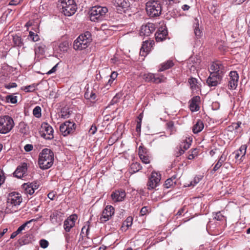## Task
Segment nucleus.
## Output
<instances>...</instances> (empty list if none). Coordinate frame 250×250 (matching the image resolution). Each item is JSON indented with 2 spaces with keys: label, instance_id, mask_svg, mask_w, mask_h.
<instances>
[{
  "label": "nucleus",
  "instance_id": "f257e3e1",
  "mask_svg": "<svg viewBox=\"0 0 250 250\" xmlns=\"http://www.w3.org/2000/svg\"><path fill=\"white\" fill-rule=\"evenodd\" d=\"M54 153L50 149H43L40 154L38 163L42 169L50 168L53 164Z\"/></svg>",
  "mask_w": 250,
  "mask_h": 250
},
{
  "label": "nucleus",
  "instance_id": "f03ea898",
  "mask_svg": "<svg viewBox=\"0 0 250 250\" xmlns=\"http://www.w3.org/2000/svg\"><path fill=\"white\" fill-rule=\"evenodd\" d=\"M92 41L91 34L86 32L80 35L75 40L73 43V48L75 50H82L89 46Z\"/></svg>",
  "mask_w": 250,
  "mask_h": 250
},
{
  "label": "nucleus",
  "instance_id": "7ed1b4c3",
  "mask_svg": "<svg viewBox=\"0 0 250 250\" xmlns=\"http://www.w3.org/2000/svg\"><path fill=\"white\" fill-rule=\"evenodd\" d=\"M58 7L62 10V13L66 16L73 15L77 9L74 0H61Z\"/></svg>",
  "mask_w": 250,
  "mask_h": 250
},
{
  "label": "nucleus",
  "instance_id": "20e7f679",
  "mask_svg": "<svg viewBox=\"0 0 250 250\" xmlns=\"http://www.w3.org/2000/svg\"><path fill=\"white\" fill-rule=\"evenodd\" d=\"M146 9L150 17H157L161 14L162 6L158 0H149L146 3Z\"/></svg>",
  "mask_w": 250,
  "mask_h": 250
},
{
  "label": "nucleus",
  "instance_id": "39448f33",
  "mask_svg": "<svg viewBox=\"0 0 250 250\" xmlns=\"http://www.w3.org/2000/svg\"><path fill=\"white\" fill-rule=\"evenodd\" d=\"M108 9L106 7L95 6L89 12L90 20L92 21H98L104 17Z\"/></svg>",
  "mask_w": 250,
  "mask_h": 250
},
{
  "label": "nucleus",
  "instance_id": "423d86ee",
  "mask_svg": "<svg viewBox=\"0 0 250 250\" xmlns=\"http://www.w3.org/2000/svg\"><path fill=\"white\" fill-rule=\"evenodd\" d=\"M14 126L13 119L7 115L0 117V133L6 134L9 132Z\"/></svg>",
  "mask_w": 250,
  "mask_h": 250
},
{
  "label": "nucleus",
  "instance_id": "0eeeda50",
  "mask_svg": "<svg viewBox=\"0 0 250 250\" xmlns=\"http://www.w3.org/2000/svg\"><path fill=\"white\" fill-rule=\"evenodd\" d=\"M76 125L75 123L68 121L61 125L60 130L63 136H66L73 134L76 130Z\"/></svg>",
  "mask_w": 250,
  "mask_h": 250
},
{
  "label": "nucleus",
  "instance_id": "6e6552de",
  "mask_svg": "<svg viewBox=\"0 0 250 250\" xmlns=\"http://www.w3.org/2000/svg\"><path fill=\"white\" fill-rule=\"evenodd\" d=\"M22 198L20 193L16 192L10 193L7 198V205L10 207L19 206L22 202Z\"/></svg>",
  "mask_w": 250,
  "mask_h": 250
},
{
  "label": "nucleus",
  "instance_id": "1a4fd4ad",
  "mask_svg": "<svg viewBox=\"0 0 250 250\" xmlns=\"http://www.w3.org/2000/svg\"><path fill=\"white\" fill-rule=\"evenodd\" d=\"M42 130L40 131L41 136L46 140H51L54 138V130L48 123H43L42 125Z\"/></svg>",
  "mask_w": 250,
  "mask_h": 250
},
{
  "label": "nucleus",
  "instance_id": "9d476101",
  "mask_svg": "<svg viewBox=\"0 0 250 250\" xmlns=\"http://www.w3.org/2000/svg\"><path fill=\"white\" fill-rule=\"evenodd\" d=\"M210 73L223 77L224 73V67L221 62L217 61L212 62L210 65Z\"/></svg>",
  "mask_w": 250,
  "mask_h": 250
},
{
  "label": "nucleus",
  "instance_id": "9b49d317",
  "mask_svg": "<svg viewBox=\"0 0 250 250\" xmlns=\"http://www.w3.org/2000/svg\"><path fill=\"white\" fill-rule=\"evenodd\" d=\"M112 2L116 12L120 14L125 12V9L129 6V2L127 0H112Z\"/></svg>",
  "mask_w": 250,
  "mask_h": 250
},
{
  "label": "nucleus",
  "instance_id": "f8f14e48",
  "mask_svg": "<svg viewBox=\"0 0 250 250\" xmlns=\"http://www.w3.org/2000/svg\"><path fill=\"white\" fill-rule=\"evenodd\" d=\"M114 214V208L110 205L106 206L102 212L100 218L101 223H104L109 220Z\"/></svg>",
  "mask_w": 250,
  "mask_h": 250
},
{
  "label": "nucleus",
  "instance_id": "ddd939ff",
  "mask_svg": "<svg viewBox=\"0 0 250 250\" xmlns=\"http://www.w3.org/2000/svg\"><path fill=\"white\" fill-rule=\"evenodd\" d=\"M63 213L61 211L54 210L50 216V220L51 223L56 226L61 225L63 219Z\"/></svg>",
  "mask_w": 250,
  "mask_h": 250
},
{
  "label": "nucleus",
  "instance_id": "4468645a",
  "mask_svg": "<svg viewBox=\"0 0 250 250\" xmlns=\"http://www.w3.org/2000/svg\"><path fill=\"white\" fill-rule=\"evenodd\" d=\"M154 44L153 40H146L143 42L140 49V54L142 56L145 57L151 51L153 45Z\"/></svg>",
  "mask_w": 250,
  "mask_h": 250
},
{
  "label": "nucleus",
  "instance_id": "2eb2a0df",
  "mask_svg": "<svg viewBox=\"0 0 250 250\" xmlns=\"http://www.w3.org/2000/svg\"><path fill=\"white\" fill-rule=\"evenodd\" d=\"M161 180V175L160 173L155 171L152 172L149 181L147 183V186L150 188H156L159 186V182Z\"/></svg>",
  "mask_w": 250,
  "mask_h": 250
},
{
  "label": "nucleus",
  "instance_id": "dca6fc26",
  "mask_svg": "<svg viewBox=\"0 0 250 250\" xmlns=\"http://www.w3.org/2000/svg\"><path fill=\"white\" fill-rule=\"evenodd\" d=\"M229 76L228 86L230 89H235L238 85V74L236 71H230Z\"/></svg>",
  "mask_w": 250,
  "mask_h": 250
},
{
  "label": "nucleus",
  "instance_id": "f3484780",
  "mask_svg": "<svg viewBox=\"0 0 250 250\" xmlns=\"http://www.w3.org/2000/svg\"><path fill=\"white\" fill-rule=\"evenodd\" d=\"M168 35V32L165 26H161L155 34L156 42H162L166 40Z\"/></svg>",
  "mask_w": 250,
  "mask_h": 250
},
{
  "label": "nucleus",
  "instance_id": "a211bd4d",
  "mask_svg": "<svg viewBox=\"0 0 250 250\" xmlns=\"http://www.w3.org/2000/svg\"><path fill=\"white\" fill-rule=\"evenodd\" d=\"M155 29V25L152 23H148L143 25L141 27L140 34L141 36H149Z\"/></svg>",
  "mask_w": 250,
  "mask_h": 250
},
{
  "label": "nucleus",
  "instance_id": "6ab92c4d",
  "mask_svg": "<svg viewBox=\"0 0 250 250\" xmlns=\"http://www.w3.org/2000/svg\"><path fill=\"white\" fill-rule=\"evenodd\" d=\"M125 196V192L123 189L116 190L111 195L112 200L115 202H121L123 201Z\"/></svg>",
  "mask_w": 250,
  "mask_h": 250
},
{
  "label": "nucleus",
  "instance_id": "aec40b11",
  "mask_svg": "<svg viewBox=\"0 0 250 250\" xmlns=\"http://www.w3.org/2000/svg\"><path fill=\"white\" fill-rule=\"evenodd\" d=\"M222 77L215 75L214 74L210 73L209 77L207 80V84L210 86H216L220 83Z\"/></svg>",
  "mask_w": 250,
  "mask_h": 250
},
{
  "label": "nucleus",
  "instance_id": "412c9836",
  "mask_svg": "<svg viewBox=\"0 0 250 250\" xmlns=\"http://www.w3.org/2000/svg\"><path fill=\"white\" fill-rule=\"evenodd\" d=\"M200 97L198 96L193 97L189 101V108L192 112L197 111L199 110L200 107L198 103L200 102Z\"/></svg>",
  "mask_w": 250,
  "mask_h": 250
},
{
  "label": "nucleus",
  "instance_id": "4be33fe9",
  "mask_svg": "<svg viewBox=\"0 0 250 250\" xmlns=\"http://www.w3.org/2000/svg\"><path fill=\"white\" fill-rule=\"evenodd\" d=\"M27 169L26 164L23 163L21 166H19L17 168L13 174L15 177L21 178L25 174Z\"/></svg>",
  "mask_w": 250,
  "mask_h": 250
},
{
  "label": "nucleus",
  "instance_id": "5701e85b",
  "mask_svg": "<svg viewBox=\"0 0 250 250\" xmlns=\"http://www.w3.org/2000/svg\"><path fill=\"white\" fill-rule=\"evenodd\" d=\"M204 127L203 122L201 120H198L193 126V132L195 134L198 133L203 130Z\"/></svg>",
  "mask_w": 250,
  "mask_h": 250
},
{
  "label": "nucleus",
  "instance_id": "b1692460",
  "mask_svg": "<svg viewBox=\"0 0 250 250\" xmlns=\"http://www.w3.org/2000/svg\"><path fill=\"white\" fill-rule=\"evenodd\" d=\"M227 159V155H225L224 153H223L219 158L217 163L213 167V170L216 171L222 166V164L226 161Z\"/></svg>",
  "mask_w": 250,
  "mask_h": 250
},
{
  "label": "nucleus",
  "instance_id": "393cba45",
  "mask_svg": "<svg viewBox=\"0 0 250 250\" xmlns=\"http://www.w3.org/2000/svg\"><path fill=\"white\" fill-rule=\"evenodd\" d=\"M174 63L173 61L172 60H168L160 64V67L159 69V71H164L172 67Z\"/></svg>",
  "mask_w": 250,
  "mask_h": 250
},
{
  "label": "nucleus",
  "instance_id": "a878e982",
  "mask_svg": "<svg viewBox=\"0 0 250 250\" xmlns=\"http://www.w3.org/2000/svg\"><path fill=\"white\" fill-rule=\"evenodd\" d=\"M177 183L175 177H172L165 181V188H173L177 186Z\"/></svg>",
  "mask_w": 250,
  "mask_h": 250
},
{
  "label": "nucleus",
  "instance_id": "bb28decb",
  "mask_svg": "<svg viewBox=\"0 0 250 250\" xmlns=\"http://www.w3.org/2000/svg\"><path fill=\"white\" fill-rule=\"evenodd\" d=\"M247 147V146L245 145L241 146L239 150L235 152V158L236 159H238L241 154L242 155L241 158L244 157L246 153Z\"/></svg>",
  "mask_w": 250,
  "mask_h": 250
},
{
  "label": "nucleus",
  "instance_id": "cd10ccee",
  "mask_svg": "<svg viewBox=\"0 0 250 250\" xmlns=\"http://www.w3.org/2000/svg\"><path fill=\"white\" fill-rule=\"evenodd\" d=\"M75 224H73V222H71L67 219L64 221L63 228L66 232H69L71 229L73 228Z\"/></svg>",
  "mask_w": 250,
  "mask_h": 250
},
{
  "label": "nucleus",
  "instance_id": "c85d7f7f",
  "mask_svg": "<svg viewBox=\"0 0 250 250\" xmlns=\"http://www.w3.org/2000/svg\"><path fill=\"white\" fill-rule=\"evenodd\" d=\"M40 186V183L39 181H35L33 182L24 183L22 185V188H39Z\"/></svg>",
  "mask_w": 250,
  "mask_h": 250
},
{
  "label": "nucleus",
  "instance_id": "c756f323",
  "mask_svg": "<svg viewBox=\"0 0 250 250\" xmlns=\"http://www.w3.org/2000/svg\"><path fill=\"white\" fill-rule=\"evenodd\" d=\"M190 88L192 90H198L199 87L197 85V80L194 78H191L188 80Z\"/></svg>",
  "mask_w": 250,
  "mask_h": 250
},
{
  "label": "nucleus",
  "instance_id": "7c9ffc66",
  "mask_svg": "<svg viewBox=\"0 0 250 250\" xmlns=\"http://www.w3.org/2000/svg\"><path fill=\"white\" fill-rule=\"evenodd\" d=\"M196 21H198L197 20ZM194 33L196 39H200L202 36V31L200 30L199 28V24L198 21L194 25Z\"/></svg>",
  "mask_w": 250,
  "mask_h": 250
},
{
  "label": "nucleus",
  "instance_id": "2f4dec72",
  "mask_svg": "<svg viewBox=\"0 0 250 250\" xmlns=\"http://www.w3.org/2000/svg\"><path fill=\"white\" fill-rule=\"evenodd\" d=\"M166 78L163 76H160L159 74H154V78L152 82L156 83H159L165 81Z\"/></svg>",
  "mask_w": 250,
  "mask_h": 250
},
{
  "label": "nucleus",
  "instance_id": "473e14b6",
  "mask_svg": "<svg viewBox=\"0 0 250 250\" xmlns=\"http://www.w3.org/2000/svg\"><path fill=\"white\" fill-rule=\"evenodd\" d=\"M69 42L67 41H64L61 42L59 45V48L61 52H67L69 48Z\"/></svg>",
  "mask_w": 250,
  "mask_h": 250
},
{
  "label": "nucleus",
  "instance_id": "72a5a7b5",
  "mask_svg": "<svg viewBox=\"0 0 250 250\" xmlns=\"http://www.w3.org/2000/svg\"><path fill=\"white\" fill-rule=\"evenodd\" d=\"M45 46L43 44H37L35 48V53L42 54L45 52Z\"/></svg>",
  "mask_w": 250,
  "mask_h": 250
},
{
  "label": "nucleus",
  "instance_id": "f704fd0d",
  "mask_svg": "<svg viewBox=\"0 0 250 250\" xmlns=\"http://www.w3.org/2000/svg\"><path fill=\"white\" fill-rule=\"evenodd\" d=\"M13 41L15 45L18 46H21L23 45V42L21 37L15 35L13 37Z\"/></svg>",
  "mask_w": 250,
  "mask_h": 250
},
{
  "label": "nucleus",
  "instance_id": "c9c22d12",
  "mask_svg": "<svg viewBox=\"0 0 250 250\" xmlns=\"http://www.w3.org/2000/svg\"><path fill=\"white\" fill-rule=\"evenodd\" d=\"M42 109L40 106H36L33 110V114L36 118H39L42 116Z\"/></svg>",
  "mask_w": 250,
  "mask_h": 250
},
{
  "label": "nucleus",
  "instance_id": "e433bc0d",
  "mask_svg": "<svg viewBox=\"0 0 250 250\" xmlns=\"http://www.w3.org/2000/svg\"><path fill=\"white\" fill-rule=\"evenodd\" d=\"M133 222V218L131 216L127 217L126 220L123 222L122 228H124L125 226L127 229L129 228V227L131 226Z\"/></svg>",
  "mask_w": 250,
  "mask_h": 250
},
{
  "label": "nucleus",
  "instance_id": "4c0bfd02",
  "mask_svg": "<svg viewBox=\"0 0 250 250\" xmlns=\"http://www.w3.org/2000/svg\"><path fill=\"white\" fill-rule=\"evenodd\" d=\"M61 117L63 119H66L70 117L71 112L69 109L63 108L61 110Z\"/></svg>",
  "mask_w": 250,
  "mask_h": 250
},
{
  "label": "nucleus",
  "instance_id": "58836bf2",
  "mask_svg": "<svg viewBox=\"0 0 250 250\" xmlns=\"http://www.w3.org/2000/svg\"><path fill=\"white\" fill-rule=\"evenodd\" d=\"M154 74L148 73L144 74L143 76V79L146 82H152Z\"/></svg>",
  "mask_w": 250,
  "mask_h": 250
},
{
  "label": "nucleus",
  "instance_id": "ea45409f",
  "mask_svg": "<svg viewBox=\"0 0 250 250\" xmlns=\"http://www.w3.org/2000/svg\"><path fill=\"white\" fill-rule=\"evenodd\" d=\"M17 97L12 95H7L6 97V100L7 102L12 104H16L17 102Z\"/></svg>",
  "mask_w": 250,
  "mask_h": 250
},
{
  "label": "nucleus",
  "instance_id": "a19ab883",
  "mask_svg": "<svg viewBox=\"0 0 250 250\" xmlns=\"http://www.w3.org/2000/svg\"><path fill=\"white\" fill-rule=\"evenodd\" d=\"M203 176L198 175L194 177L193 181H191L190 183V184L188 185V187L189 186H195L197 184H198L200 181L202 179Z\"/></svg>",
  "mask_w": 250,
  "mask_h": 250
},
{
  "label": "nucleus",
  "instance_id": "79ce46f5",
  "mask_svg": "<svg viewBox=\"0 0 250 250\" xmlns=\"http://www.w3.org/2000/svg\"><path fill=\"white\" fill-rule=\"evenodd\" d=\"M35 221V219H31V220H29L28 221H27L26 222L24 223L22 225L20 226L16 231L18 234L20 233L21 232V231H22L26 227V226L28 224L30 223L31 222H32V221Z\"/></svg>",
  "mask_w": 250,
  "mask_h": 250
},
{
  "label": "nucleus",
  "instance_id": "37998d69",
  "mask_svg": "<svg viewBox=\"0 0 250 250\" xmlns=\"http://www.w3.org/2000/svg\"><path fill=\"white\" fill-rule=\"evenodd\" d=\"M37 85L36 84H32L24 87L23 90L27 92H33L35 90Z\"/></svg>",
  "mask_w": 250,
  "mask_h": 250
},
{
  "label": "nucleus",
  "instance_id": "c03bdc74",
  "mask_svg": "<svg viewBox=\"0 0 250 250\" xmlns=\"http://www.w3.org/2000/svg\"><path fill=\"white\" fill-rule=\"evenodd\" d=\"M148 153L146 149L145 148L144 146H140L138 149V154L139 157L143 155H146Z\"/></svg>",
  "mask_w": 250,
  "mask_h": 250
},
{
  "label": "nucleus",
  "instance_id": "a18cd8bd",
  "mask_svg": "<svg viewBox=\"0 0 250 250\" xmlns=\"http://www.w3.org/2000/svg\"><path fill=\"white\" fill-rule=\"evenodd\" d=\"M28 38L30 39L33 42H37L39 40V37L38 34H35L32 31L29 32Z\"/></svg>",
  "mask_w": 250,
  "mask_h": 250
},
{
  "label": "nucleus",
  "instance_id": "49530a36",
  "mask_svg": "<svg viewBox=\"0 0 250 250\" xmlns=\"http://www.w3.org/2000/svg\"><path fill=\"white\" fill-rule=\"evenodd\" d=\"M140 158L142 160V162L146 164H149L150 162V156L148 154L141 156L140 157Z\"/></svg>",
  "mask_w": 250,
  "mask_h": 250
},
{
  "label": "nucleus",
  "instance_id": "de8ad7c7",
  "mask_svg": "<svg viewBox=\"0 0 250 250\" xmlns=\"http://www.w3.org/2000/svg\"><path fill=\"white\" fill-rule=\"evenodd\" d=\"M191 153L189 154L188 156V159L189 160H191L194 158L195 156L197 155L198 154V150L196 148H194L193 149H191Z\"/></svg>",
  "mask_w": 250,
  "mask_h": 250
},
{
  "label": "nucleus",
  "instance_id": "09e8293b",
  "mask_svg": "<svg viewBox=\"0 0 250 250\" xmlns=\"http://www.w3.org/2000/svg\"><path fill=\"white\" fill-rule=\"evenodd\" d=\"M210 13L211 14H218V9L214 4H212L209 8Z\"/></svg>",
  "mask_w": 250,
  "mask_h": 250
},
{
  "label": "nucleus",
  "instance_id": "8fccbe9b",
  "mask_svg": "<svg viewBox=\"0 0 250 250\" xmlns=\"http://www.w3.org/2000/svg\"><path fill=\"white\" fill-rule=\"evenodd\" d=\"M39 243H40L41 247L43 249H45V248H47L49 245L48 242L45 239H41Z\"/></svg>",
  "mask_w": 250,
  "mask_h": 250
},
{
  "label": "nucleus",
  "instance_id": "3c124183",
  "mask_svg": "<svg viewBox=\"0 0 250 250\" xmlns=\"http://www.w3.org/2000/svg\"><path fill=\"white\" fill-rule=\"evenodd\" d=\"M225 218L221 211H218L216 213L214 218L218 221H222Z\"/></svg>",
  "mask_w": 250,
  "mask_h": 250
},
{
  "label": "nucleus",
  "instance_id": "603ef678",
  "mask_svg": "<svg viewBox=\"0 0 250 250\" xmlns=\"http://www.w3.org/2000/svg\"><path fill=\"white\" fill-rule=\"evenodd\" d=\"M5 180L4 173L2 170L0 169V186L4 183Z\"/></svg>",
  "mask_w": 250,
  "mask_h": 250
},
{
  "label": "nucleus",
  "instance_id": "864d4df0",
  "mask_svg": "<svg viewBox=\"0 0 250 250\" xmlns=\"http://www.w3.org/2000/svg\"><path fill=\"white\" fill-rule=\"evenodd\" d=\"M78 218V216L76 214H72L70 215L69 217L67 218V220H68L69 221H71V222H73V224H75V222L77 220Z\"/></svg>",
  "mask_w": 250,
  "mask_h": 250
},
{
  "label": "nucleus",
  "instance_id": "5fc2aeb1",
  "mask_svg": "<svg viewBox=\"0 0 250 250\" xmlns=\"http://www.w3.org/2000/svg\"><path fill=\"white\" fill-rule=\"evenodd\" d=\"M148 212L147 207H143L141 210H140V215L144 216Z\"/></svg>",
  "mask_w": 250,
  "mask_h": 250
},
{
  "label": "nucleus",
  "instance_id": "6e6d98bb",
  "mask_svg": "<svg viewBox=\"0 0 250 250\" xmlns=\"http://www.w3.org/2000/svg\"><path fill=\"white\" fill-rule=\"evenodd\" d=\"M131 168H135L136 169V171H138L141 168V166L140 164L138 163H135L132 164L131 165Z\"/></svg>",
  "mask_w": 250,
  "mask_h": 250
},
{
  "label": "nucleus",
  "instance_id": "4d7b16f0",
  "mask_svg": "<svg viewBox=\"0 0 250 250\" xmlns=\"http://www.w3.org/2000/svg\"><path fill=\"white\" fill-rule=\"evenodd\" d=\"M97 128L96 126L95 125H91L90 128L89 129V132L92 135H94L97 131Z\"/></svg>",
  "mask_w": 250,
  "mask_h": 250
},
{
  "label": "nucleus",
  "instance_id": "13d9d810",
  "mask_svg": "<svg viewBox=\"0 0 250 250\" xmlns=\"http://www.w3.org/2000/svg\"><path fill=\"white\" fill-rule=\"evenodd\" d=\"M139 121L137 122V125H136V130L137 132H140L141 129V121L142 119L141 118H139Z\"/></svg>",
  "mask_w": 250,
  "mask_h": 250
},
{
  "label": "nucleus",
  "instance_id": "bf43d9fd",
  "mask_svg": "<svg viewBox=\"0 0 250 250\" xmlns=\"http://www.w3.org/2000/svg\"><path fill=\"white\" fill-rule=\"evenodd\" d=\"M24 150H25V151L29 152L33 149V146L31 144H27L24 146Z\"/></svg>",
  "mask_w": 250,
  "mask_h": 250
},
{
  "label": "nucleus",
  "instance_id": "052dcab7",
  "mask_svg": "<svg viewBox=\"0 0 250 250\" xmlns=\"http://www.w3.org/2000/svg\"><path fill=\"white\" fill-rule=\"evenodd\" d=\"M22 0H10L9 5H17L19 4Z\"/></svg>",
  "mask_w": 250,
  "mask_h": 250
},
{
  "label": "nucleus",
  "instance_id": "680f3d73",
  "mask_svg": "<svg viewBox=\"0 0 250 250\" xmlns=\"http://www.w3.org/2000/svg\"><path fill=\"white\" fill-rule=\"evenodd\" d=\"M64 236L65 237V241L67 243H69L71 241V236L69 233L66 232V233H63Z\"/></svg>",
  "mask_w": 250,
  "mask_h": 250
},
{
  "label": "nucleus",
  "instance_id": "e2e57ef3",
  "mask_svg": "<svg viewBox=\"0 0 250 250\" xmlns=\"http://www.w3.org/2000/svg\"><path fill=\"white\" fill-rule=\"evenodd\" d=\"M17 85L16 83H9L5 85V87L7 89H10L11 88L16 87H17Z\"/></svg>",
  "mask_w": 250,
  "mask_h": 250
},
{
  "label": "nucleus",
  "instance_id": "0e129e2a",
  "mask_svg": "<svg viewBox=\"0 0 250 250\" xmlns=\"http://www.w3.org/2000/svg\"><path fill=\"white\" fill-rule=\"evenodd\" d=\"M119 98H120L119 95V94H116L114 97L113 99L111 100V104H114L115 103H117L118 102V100H119Z\"/></svg>",
  "mask_w": 250,
  "mask_h": 250
},
{
  "label": "nucleus",
  "instance_id": "69168bd1",
  "mask_svg": "<svg viewBox=\"0 0 250 250\" xmlns=\"http://www.w3.org/2000/svg\"><path fill=\"white\" fill-rule=\"evenodd\" d=\"M35 189L36 188H25V190L26 193L32 195L35 192Z\"/></svg>",
  "mask_w": 250,
  "mask_h": 250
},
{
  "label": "nucleus",
  "instance_id": "338daca9",
  "mask_svg": "<svg viewBox=\"0 0 250 250\" xmlns=\"http://www.w3.org/2000/svg\"><path fill=\"white\" fill-rule=\"evenodd\" d=\"M241 125V122H238L236 123H233L232 127L234 128L235 130H237L240 127Z\"/></svg>",
  "mask_w": 250,
  "mask_h": 250
},
{
  "label": "nucleus",
  "instance_id": "774afa93",
  "mask_svg": "<svg viewBox=\"0 0 250 250\" xmlns=\"http://www.w3.org/2000/svg\"><path fill=\"white\" fill-rule=\"evenodd\" d=\"M114 80L111 79H109L108 81V82L107 83L105 84V87L107 89H108L109 88V87L111 85V84H112Z\"/></svg>",
  "mask_w": 250,
  "mask_h": 250
}]
</instances>
